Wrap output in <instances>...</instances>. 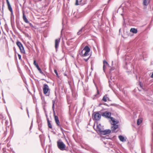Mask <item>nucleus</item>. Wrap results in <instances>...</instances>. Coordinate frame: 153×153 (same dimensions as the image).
Returning <instances> with one entry per match:
<instances>
[{"label":"nucleus","instance_id":"nucleus-1","mask_svg":"<svg viewBox=\"0 0 153 153\" xmlns=\"http://www.w3.org/2000/svg\"><path fill=\"white\" fill-rule=\"evenodd\" d=\"M90 48L87 46L85 47L84 48L79 51V54L82 56H86L88 55V53L90 52Z\"/></svg>","mask_w":153,"mask_h":153},{"label":"nucleus","instance_id":"nucleus-2","mask_svg":"<svg viewBox=\"0 0 153 153\" xmlns=\"http://www.w3.org/2000/svg\"><path fill=\"white\" fill-rule=\"evenodd\" d=\"M57 146L60 150L62 151L65 150L66 145L61 140H59L57 142Z\"/></svg>","mask_w":153,"mask_h":153},{"label":"nucleus","instance_id":"nucleus-3","mask_svg":"<svg viewBox=\"0 0 153 153\" xmlns=\"http://www.w3.org/2000/svg\"><path fill=\"white\" fill-rule=\"evenodd\" d=\"M43 91L44 94H46L47 95H49L48 92H49V89L48 85L45 84L43 87Z\"/></svg>","mask_w":153,"mask_h":153},{"label":"nucleus","instance_id":"nucleus-4","mask_svg":"<svg viewBox=\"0 0 153 153\" xmlns=\"http://www.w3.org/2000/svg\"><path fill=\"white\" fill-rule=\"evenodd\" d=\"M102 115L106 118L110 119L111 117V113L110 112L106 111L102 113Z\"/></svg>","mask_w":153,"mask_h":153},{"label":"nucleus","instance_id":"nucleus-5","mask_svg":"<svg viewBox=\"0 0 153 153\" xmlns=\"http://www.w3.org/2000/svg\"><path fill=\"white\" fill-rule=\"evenodd\" d=\"M16 45L19 48L21 52L22 53H24L25 51L22 43L20 42H16Z\"/></svg>","mask_w":153,"mask_h":153},{"label":"nucleus","instance_id":"nucleus-6","mask_svg":"<svg viewBox=\"0 0 153 153\" xmlns=\"http://www.w3.org/2000/svg\"><path fill=\"white\" fill-rule=\"evenodd\" d=\"M94 117L95 120H99L101 118V115L99 113H97L94 114Z\"/></svg>","mask_w":153,"mask_h":153},{"label":"nucleus","instance_id":"nucleus-7","mask_svg":"<svg viewBox=\"0 0 153 153\" xmlns=\"http://www.w3.org/2000/svg\"><path fill=\"white\" fill-rule=\"evenodd\" d=\"M60 41V39L58 38L56 39L55 41V48H56V51H57V48H58L59 43Z\"/></svg>","mask_w":153,"mask_h":153},{"label":"nucleus","instance_id":"nucleus-8","mask_svg":"<svg viewBox=\"0 0 153 153\" xmlns=\"http://www.w3.org/2000/svg\"><path fill=\"white\" fill-rule=\"evenodd\" d=\"M101 133L103 135H105L110 134L111 132V131L110 129H106L101 131Z\"/></svg>","mask_w":153,"mask_h":153},{"label":"nucleus","instance_id":"nucleus-9","mask_svg":"<svg viewBox=\"0 0 153 153\" xmlns=\"http://www.w3.org/2000/svg\"><path fill=\"white\" fill-rule=\"evenodd\" d=\"M113 126L111 127V129L113 131H114L118 127V126L116 124H112Z\"/></svg>","mask_w":153,"mask_h":153},{"label":"nucleus","instance_id":"nucleus-10","mask_svg":"<svg viewBox=\"0 0 153 153\" xmlns=\"http://www.w3.org/2000/svg\"><path fill=\"white\" fill-rule=\"evenodd\" d=\"M54 119L55 122L58 126L60 125V122L58 117L56 115H54Z\"/></svg>","mask_w":153,"mask_h":153},{"label":"nucleus","instance_id":"nucleus-11","mask_svg":"<svg viewBox=\"0 0 153 153\" xmlns=\"http://www.w3.org/2000/svg\"><path fill=\"white\" fill-rule=\"evenodd\" d=\"M110 119H111V120L112 122V123H111L112 125L116 124L118 123L117 121L115 120V119L113 117H111Z\"/></svg>","mask_w":153,"mask_h":153},{"label":"nucleus","instance_id":"nucleus-12","mask_svg":"<svg viewBox=\"0 0 153 153\" xmlns=\"http://www.w3.org/2000/svg\"><path fill=\"white\" fill-rule=\"evenodd\" d=\"M108 65L109 64L105 60L103 61V70L104 71H105L106 66Z\"/></svg>","mask_w":153,"mask_h":153},{"label":"nucleus","instance_id":"nucleus-13","mask_svg":"<svg viewBox=\"0 0 153 153\" xmlns=\"http://www.w3.org/2000/svg\"><path fill=\"white\" fill-rule=\"evenodd\" d=\"M118 137L120 141L122 142H124L126 141V139L122 136L120 135Z\"/></svg>","mask_w":153,"mask_h":153},{"label":"nucleus","instance_id":"nucleus-14","mask_svg":"<svg viewBox=\"0 0 153 153\" xmlns=\"http://www.w3.org/2000/svg\"><path fill=\"white\" fill-rule=\"evenodd\" d=\"M23 19L24 21L26 23H28L29 22L28 21L25 15L24 12L23 13Z\"/></svg>","mask_w":153,"mask_h":153},{"label":"nucleus","instance_id":"nucleus-15","mask_svg":"<svg viewBox=\"0 0 153 153\" xmlns=\"http://www.w3.org/2000/svg\"><path fill=\"white\" fill-rule=\"evenodd\" d=\"M109 100V98L108 97V95H106L104 96L102 99V100L104 102H106L108 100Z\"/></svg>","mask_w":153,"mask_h":153},{"label":"nucleus","instance_id":"nucleus-16","mask_svg":"<svg viewBox=\"0 0 153 153\" xmlns=\"http://www.w3.org/2000/svg\"><path fill=\"white\" fill-rule=\"evenodd\" d=\"M150 0H143V3L144 5L146 6L149 3Z\"/></svg>","mask_w":153,"mask_h":153},{"label":"nucleus","instance_id":"nucleus-17","mask_svg":"<svg viewBox=\"0 0 153 153\" xmlns=\"http://www.w3.org/2000/svg\"><path fill=\"white\" fill-rule=\"evenodd\" d=\"M131 32H132L133 33H136L137 32V30L134 28H131L130 30Z\"/></svg>","mask_w":153,"mask_h":153},{"label":"nucleus","instance_id":"nucleus-18","mask_svg":"<svg viewBox=\"0 0 153 153\" xmlns=\"http://www.w3.org/2000/svg\"><path fill=\"white\" fill-rule=\"evenodd\" d=\"M142 122V118H140L139 119L137 122V124L138 125H139Z\"/></svg>","mask_w":153,"mask_h":153},{"label":"nucleus","instance_id":"nucleus-19","mask_svg":"<svg viewBox=\"0 0 153 153\" xmlns=\"http://www.w3.org/2000/svg\"><path fill=\"white\" fill-rule=\"evenodd\" d=\"M7 6H8V9L10 11V12H11V13H13V10H12V9L11 6L10 4H9V5H8Z\"/></svg>","mask_w":153,"mask_h":153},{"label":"nucleus","instance_id":"nucleus-20","mask_svg":"<svg viewBox=\"0 0 153 153\" xmlns=\"http://www.w3.org/2000/svg\"><path fill=\"white\" fill-rule=\"evenodd\" d=\"M82 1V0H76L75 3V5H79L80 4V3Z\"/></svg>","mask_w":153,"mask_h":153},{"label":"nucleus","instance_id":"nucleus-21","mask_svg":"<svg viewBox=\"0 0 153 153\" xmlns=\"http://www.w3.org/2000/svg\"><path fill=\"white\" fill-rule=\"evenodd\" d=\"M84 27H82L81 29H80L77 33L78 35H80Z\"/></svg>","mask_w":153,"mask_h":153},{"label":"nucleus","instance_id":"nucleus-22","mask_svg":"<svg viewBox=\"0 0 153 153\" xmlns=\"http://www.w3.org/2000/svg\"><path fill=\"white\" fill-rule=\"evenodd\" d=\"M48 127L50 128H52V126L51 125V124L50 123V122H49V121L48 120Z\"/></svg>","mask_w":153,"mask_h":153},{"label":"nucleus","instance_id":"nucleus-23","mask_svg":"<svg viewBox=\"0 0 153 153\" xmlns=\"http://www.w3.org/2000/svg\"><path fill=\"white\" fill-rule=\"evenodd\" d=\"M38 71H39V72L42 74V75H44V73L42 71L41 69L39 68L38 69Z\"/></svg>","mask_w":153,"mask_h":153},{"label":"nucleus","instance_id":"nucleus-24","mask_svg":"<svg viewBox=\"0 0 153 153\" xmlns=\"http://www.w3.org/2000/svg\"><path fill=\"white\" fill-rule=\"evenodd\" d=\"M54 72L56 74V75L57 76H58V73H57V71L56 70H54Z\"/></svg>","mask_w":153,"mask_h":153},{"label":"nucleus","instance_id":"nucleus-25","mask_svg":"<svg viewBox=\"0 0 153 153\" xmlns=\"http://www.w3.org/2000/svg\"><path fill=\"white\" fill-rule=\"evenodd\" d=\"M33 64L35 66L38 64L37 63H36V61L35 60H34Z\"/></svg>","mask_w":153,"mask_h":153},{"label":"nucleus","instance_id":"nucleus-26","mask_svg":"<svg viewBox=\"0 0 153 153\" xmlns=\"http://www.w3.org/2000/svg\"><path fill=\"white\" fill-rule=\"evenodd\" d=\"M6 2H7V5L10 4V3H9V2L8 0H6Z\"/></svg>","mask_w":153,"mask_h":153},{"label":"nucleus","instance_id":"nucleus-27","mask_svg":"<svg viewBox=\"0 0 153 153\" xmlns=\"http://www.w3.org/2000/svg\"><path fill=\"white\" fill-rule=\"evenodd\" d=\"M36 67L37 68V69H38L39 68H40L39 67L38 64H37L36 65Z\"/></svg>","mask_w":153,"mask_h":153},{"label":"nucleus","instance_id":"nucleus-28","mask_svg":"<svg viewBox=\"0 0 153 153\" xmlns=\"http://www.w3.org/2000/svg\"><path fill=\"white\" fill-rule=\"evenodd\" d=\"M18 56L19 59H21V56L20 54H18Z\"/></svg>","mask_w":153,"mask_h":153},{"label":"nucleus","instance_id":"nucleus-29","mask_svg":"<svg viewBox=\"0 0 153 153\" xmlns=\"http://www.w3.org/2000/svg\"><path fill=\"white\" fill-rule=\"evenodd\" d=\"M89 58H88L87 59H84V60H85L86 62H87L88 61V59H89Z\"/></svg>","mask_w":153,"mask_h":153},{"label":"nucleus","instance_id":"nucleus-30","mask_svg":"<svg viewBox=\"0 0 153 153\" xmlns=\"http://www.w3.org/2000/svg\"><path fill=\"white\" fill-rule=\"evenodd\" d=\"M152 78H153V73H152V75L151 76Z\"/></svg>","mask_w":153,"mask_h":153},{"label":"nucleus","instance_id":"nucleus-31","mask_svg":"<svg viewBox=\"0 0 153 153\" xmlns=\"http://www.w3.org/2000/svg\"><path fill=\"white\" fill-rule=\"evenodd\" d=\"M54 107V103H53V107H52L53 108Z\"/></svg>","mask_w":153,"mask_h":153},{"label":"nucleus","instance_id":"nucleus-32","mask_svg":"<svg viewBox=\"0 0 153 153\" xmlns=\"http://www.w3.org/2000/svg\"><path fill=\"white\" fill-rule=\"evenodd\" d=\"M30 26H32V24L31 23H30Z\"/></svg>","mask_w":153,"mask_h":153},{"label":"nucleus","instance_id":"nucleus-33","mask_svg":"<svg viewBox=\"0 0 153 153\" xmlns=\"http://www.w3.org/2000/svg\"><path fill=\"white\" fill-rule=\"evenodd\" d=\"M27 113L28 114V109H27Z\"/></svg>","mask_w":153,"mask_h":153},{"label":"nucleus","instance_id":"nucleus-34","mask_svg":"<svg viewBox=\"0 0 153 153\" xmlns=\"http://www.w3.org/2000/svg\"><path fill=\"white\" fill-rule=\"evenodd\" d=\"M114 70V69H112V68H111V69H110V71H111L112 70Z\"/></svg>","mask_w":153,"mask_h":153},{"label":"nucleus","instance_id":"nucleus-35","mask_svg":"<svg viewBox=\"0 0 153 153\" xmlns=\"http://www.w3.org/2000/svg\"><path fill=\"white\" fill-rule=\"evenodd\" d=\"M113 61H112V65L113 64Z\"/></svg>","mask_w":153,"mask_h":153}]
</instances>
